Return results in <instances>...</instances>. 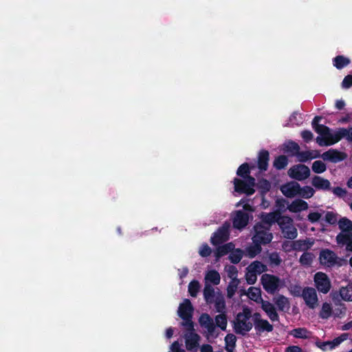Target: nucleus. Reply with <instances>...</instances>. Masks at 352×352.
I'll list each match as a JSON object with an SVG mask.
<instances>
[{"mask_svg": "<svg viewBox=\"0 0 352 352\" xmlns=\"http://www.w3.org/2000/svg\"><path fill=\"white\" fill-rule=\"evenodd\" d=\"M238 176L241 177L243 180L235 178L234 179V191L240 193H245L248 195L254 192L255 186L254 178L249 175L250 167L246 163L241 165L236 172Z\"/></svg>", "mask_w": 352, "mask_h": 352, "instance_id": "nucleus-1", "label": "nucleus"}, {"mask_svg": "<svg viewBox=\"0 0 352 352\" xmlns=\"http://www.w3.org/2000/svg\"><path fill=\"white\" fill-rule=\"evenodd\" d=\"M320 118L316 117L313 120V125L319 136L316 138V142L321 146L333 145L340 140V129L332 131L329 128L322 124H318Z\"/></svg>", "mask_w": 352, "mask_h": 352, "instance_id": "nucleus-2", "label": "nucleus"}, {"mask_svg": "<svg viewBox=\"0 0 352 352\" xmlns=\"http://www.w3.org/2000/svg\"><path fill=\"white\" fill-rule=\"evenodd\" d=\"M243 205V210H238L234 214L232 217L233 226L236 229H242L245 228L250 220V215L248 212H253L254 208L246 203L244 200H241L236 206Z\"/></svg>", "mask_w": 352, "mask_h": 352, "instance_id": "nucleus-3", "label": "nucleus"}, {"mask_svg": "<svg viewBox=\"0 0 352 352\" xmlns=\"http://www.w3.org/2000/svg\"><path fill=\"white\" fill-rule=\"evenodd\" d=\"M251 311L248 308H244L243 312L237 315L234 322V329L236 333L244 334L248 332L252 327L250 321Z\"/></svg>", "mask_w": 352, "mask_h": 352, "instance_id": "nucleus-4", "label": "nucleus"}, {"mask_svg": "<svg viewBox=\"0 0 352 352\" xmlns=\"http://www.w3.org/2000/svg\"><path fill=\"white\" fill-rule=\"evenodd\" d=\"M261 281L263 287L269 294H274L285 286L284 280L269 274H263Z\"/></svg>", "mask_w": 352, "mask_h": 352, "instance_id": "nucleus-5", "label": "nucleus"}, {"mask_svg": "<svg viewBox=\"0 0 352 352\" xmlns=\"http://www.w3.org/2000/svg\"><path fill=\"white\" fill-rule=\"evenodd\" d=\"M192 307L189 300L185 299L182 303L180 304L178 309V314L181 318H182L185 322L183 323V325L186 326L187 329L192 327V322L190 319L192 316Z\"/></svg>", "mask_w": 352, "mask_h": 352, "instance_id": "nucleus-6", "label": "nucleus"}, {"mask_svg": "<svg viewBox=\"0 0 352 352\" xmlns=\"http://www.w3.org/2000/svg\"><path fill=\"white\" fill-rule=\"evenodd\" d=\"M288 175L296 180L303 181L310 175L308 166L303 164H296L292 166L287 171Z\"/></svg>", "mask_w": 352, "mask_h": 352, "instance_id": "nucleus-7", "label": "nucleus"}, {"mask_svg": "<svg viewBox=\"0 0 352 352\" xmlns=\"http://www.w3.org/2000/svg\"><path fill=\"white\" fill-rule=\"evenodd\" d=\"M255 234L252 237L254 243L267 244L272 239V234L267 232L268 228H263L261 225L257 224L255 227Z\"/></svg>", "mask_w": 352, "mask_h": 352, "instance_id": "nucleus-8", "label": "nucleus"}, {"mask_svg": "<svg viewBox=\"0 0 352 352\" xmlns=\"http://www.w3.org/2000/svg\"><path fill=\"white\" fill-rule=\"evenodd\" d=\"M315 285L317 289L323 294H327L331 289V282L327 274L317 272L314 276Z\"/></svg>", "mask_w": 352, "mask_h": 352, "instance_id": "nucleus-9", "label": "nucleus"}, {"mask_svg": "<svg viewBox=\"0 0 352 352\" xmlns=\"http://www.w3.org/2000/svg\"><path fill=\"white\" fill-rule=\"evenodd\" d=\"M230 224L224 223L216 232L211 236L210 242L216 245L226 241L229 239Z\"/></svg>", "mask_w": 352, "mask_h": 352, "instance_id": "nucleus-10", "label": "nucleus"}, {"mask_svg": "<svg viewBox=\"0 0 352 352\" xmlns=\"http://www.w3.org/2000/svg\"><path fill=\"white\" fill-rule=\"evenodd\" d=\"M285 223L289 224L288 227L282 226V232L285 238L293 239L297 236V230L293 225L292 219L289 217H283V220L280 221L282 225Z\"/></svg>", "mask_w": 352, "mask_h": 352, "instance_id": "nucleus-11", "label": "nucleus"}, {"mask_svg": "<svg viewBox=\"0 0 352 352\" xmlns=\"http://www.w3.org/2000/svg\"><path fill=\"white\" fill-rule=\"evenodd\" d=\"M347 338V334L343 333L331 341L318 342H317V346L322 351L332 350L340 344L343 341L346 340Z\"/></svg>", "mask_w": 352, "mask_h": 352, "instance_id": "nucleus-12", "label": "nucleus"}, {"mask_svg": "<svg viewBox=\"0 0 352 352\" xmlns=\"http://www.w3.org/2000/svg\"><path fill=\"white\" fill-rule=\"evenodd\" d=\"M299 188L298 182H289L280 186V191L285 197L293 198L298 195Z\"/></svg>", "mask_w": 352, "mask_h": 352, "instance_id": "nucleus-13", "label": "nucleus"}, {"mask_svg": "<svg viewBox=\"0 0 352 352\" xmlns=\"http://www.w3.org/2000/svg\"><path fill=\"white\" fill-rule=\"evenodd\" d=\"M190 331L185 334V343L186 349L196 351L199 344V336L194 333L192 327L189 328Z\"/></svg>", "mask_w": 352, "mask_h": 352, "instance_id": "nucleus-14", "label": "nucleus"}, {"mask_svg": "<svg viewBox=\"0 0 352 352\" xmlns=\"http://www.w3.org/2000/svg\"><path fill=\"white\" fill-rule=\"evenodd\" d=\"M302 298L305 303L310 308L314 309L318 304V297L316 292L314 288L307 287L302 292Z\"/></svg>", "mask_w": 352, "mask_h": 352, "instance_id": "nucleus-15", "label": "nucleus"}, {"mask_svg": "<svg viewBox=\"0 0 352 352\" xmlns=\"http://www.w3.org/2000/svg\"><path fill=\"white\" fill-rule=\"evenodd\" d=\"M337 260L336 254L329 250H324L320 252V261L323 265L328 267L334 265L336 264Z\"/></svg>", "mask_w": 352, "mask_h": 352, "instance_id": "nucleus-16", "label": "nucleus"}, {"mask_svg": "<svg viewBox=\"0 0 352 352\" xmlns=\"http://www.w3.org/2000/svg\"><path fill=\"white\" fill-rule=\"evenodd\" d=\"M261 308L272 322L278 321L279 316L273 304L267 300H261Z\"/></svg>", "mask_w": 352, "mask_h": 352, "instance_id": "nucleus-17", "label": "nucleus"}, {"mask_svg": "<svg viewBox=\"0 0 352 352\" xmlns=\"http://www.w3.org/2000/svg\"><path fill=\"white\" fill-rule=\"evenodd\" d=\"M255 329L258 332L267 331L270 332L273 330V326L264 319L261 318L259 314L254 315Z\"/></svg>", "mask_w": 352, "mask_h": 352, "instance_id": "nucleus-18", "label": "nucleus"}, {"mask_svg": "<svg viewBox=\"0 0 352 352\" xmlns=\"http://www.w3.org/2000/svg\"><path fill=\"white\" fill-rule=\"evenodd\" d=\"M321 157L324 160L336 163L344 160L346 156L344 153L340 152L337 150L330 149L324 153Z\"/></svg>", "mask_w": 352, "mask_h": 352, "instance_id": "nucleus-19", "label": "nucleus"}, {"mask_svg": "<svg viewBox=\"0 0 352 352\" xmlns=\"http://www.w3.org/2000/svg\"><path fill=\"white\" fill-rule=\"evenodd\" d=\"M312 186L317 190H328L331 189L330 182L320 176H314L311 179Z\"/></svg>", "mask_w": 352, "mask_h": 352, "instance_id": "nucleus-20", "label": "nucleus"}, {"mask_svg": "<svg viewBox=\"0 0 352 352\" xmlns=\"http://www.w3.org/2000/svg\"><path fill=\"white\" fill-rule=\"evenodd\" d=\"M287 209L292 212H300L308 209V204L302 199H295L287 206Z\"/></svg>", "mask_w": 352, "mask_h": 352, "instance_id": "nucleus-21", "label": "nucleus"}, {"mask_svg": "<svg viewBox=\"0 0 352 352\" xmlns=\"http://www.w3.org/2000/svg\"><path fill=\"white\" fill-rule=\"evenodd\" d=\"M338 226L341 232L339 234H342L344 236H347L352 234V221L346 218H341L338 221Z\"/></svg>", "mask_w": 352, "mask_h": 352, "instance_id": "nucleus-22", "label": "nucleus"}, {"mask_svg": "<svg viewBox=\"0 0 352 352\" xmlns=\"http://www.w3.org/2000/svg\"><path fill=\"white\" fill-rule=\"evenodd\" d=\"M314 243V240L311 239L297 240L292 242V248L296 250L304 251L311 248Z\"/></svg>", "mask_w": 352, "mask_h": 352, "instance_id": "nucleus-23", "label": "nucleus"}, {"mask_svg": "<svg viewBox=\"0 0 352 352\" xmlns=\"http://www.w3.org/2000/svg\"><path fill=\"white\" fill-rule=\"evenodd\" d=\"M273 301L280 311H287L290 308L289 299L283 295L275 296Z\"/></svg>", "mask_w": 352, "mask_h": 352, "instance_id": "nucleus-24", "label": "nucleus"}, {"mask_svg": "<svg viewBox=\"0 0 352 352\" xmlns=\"http://www.w3.org/2000/svg\"><path fill=\"white\" fill-rule=\"evenodd\" d=\"M220 280L221 277L218 272L214 270H208L205 276V285H210V284L218 285Z\"/></svg>", "mask_w": 352, "mask_h": 352, "instance_id": "nucleus-25", "label": "nucleus"}, {"mask_svg": "<svg viewBox=\"0 0 352 352\" xmlns=\"http://www.w3.org/2000/svg\"><path fill=\"white\" fill-rule=\"evenodd\" d=\"M280 217V214L276 212L270 213H263L261 214L262 222L264 223L267 226L266 228H268L272 223L278 222Z\"/></svg>", "mask_w": 352, "mask_h": 352, "instance_id": "nucleus-26", "label": "nucleus"}, {"mask_svg": "<svg viewBox=\"0 0 352 352\" xmlns=\"http://www.w3.org/2000/svg\"><path fill=\"white\" fill-rule=\"evenodd\" d=\"M336 241L338 245L345 246L347 251L352 252V234L345 236L342 234H338Z\"/></svg>", "mask_w": 352, "mask_h": 352, "instance_id": "nucleus-27", "label": "nucleus"}, {"mask_svg": "<svg viewBox=\"0 0 352 352\" xmlns=\"http://www.w3.org/2000/svg\"><path fill=\"white\" fill-rule=\"evenodd\" d=\"M234 245L232 243H228L217 248L214 254L217 259L227 254L231 250H234Z\"/></svg>", "mask_w": 352, "mask_h": 352, "instance_id": "nucleus-28", "label": "nucleus"}, {"mask_svg": "<svg viewBox=\"0 0 352 352\" xmlns=\"http://www.w3.org/2000/svg\"><path fill=\"white\" fill-rule=\"evenodd\" d=\"M246 294L250 300H254L256 302L261 303V300H263L261 298V291L258 287H250Z\"/></svg>", "mask_w": 352, "mask_h": 352, "instance_id": "nucleus-29", "label": "nucleus"}, {"mask_svg": "<svg viewBox=\"0 0 352 352\" xmlns=\"http://www.w3.org/2000/svg\"><path fill=\"white\" fill-rule=\"evenodd\" d=\"M269 153L267 151H261L259 153L258 166L261 170H266L268 166Z\"/></svg>", "mask_w": 352, "mask_h": 352, "instance_id": "nucleus-30", "label": "nucleus"}, {"mask_svg": "<svg viewBox=\"0 0 352 352\" xmlns=\"http://www.w3.org/2000/svg\"><path fill=\"white\" fill-rule=\"evenodd\" d=\"M205 300L208 303L213 302V300L216 298L217 293H215L214 289L209 285H205L204 291Z\"/></svg>", "mask_w": 352, "mask_h": 352, "instance_id": "nucleus-31", "label": "nucleus"}, {"mask_svg": "<svg viewBox=\"0 0 352 352\" xmlns=\"http://www.w3.org/2000/svg\"><path fill=\"white\" fill-rule=\"evenodd\" d=\"M314 194L315 190L314 189V188L309 186H305L302 187L300 186L298 196L301 197L304 199H309L312 197L314 195Z\"/></svg>", "mask_w": 352, "mask_h": 352, "instance_id": "nucleus-32", "label": "nucleus"}, {"mask_svg": "<svg viewBox=\"0 0 352 352\" xmlns=\"http://www.w3.org/2000/svg\"><path fill=\"white\" fill-rule=\"evenodd\" d=\"M200 324L205 327L208 332H212L214 328L212 320L208 314H203L199 318Z\"/></svg>", "mask_w": 352, "mask_h": 352, "instance_id": "nucleus-33", "label": "nucleus"}, {"mask_svg": "<svg viewBox=\"0 0 352 352\" xmlns=\"http://www.w3.org/2000/svg\"><path fill=\"white\" fill-rule=\"evenodd\" d=\"M236 338L233 334H228L225 338L226 349L228 352H233L235 348Z\"/></svg>", "mask_w": 352, "mask_h": 352, "instance_id": "nucleus-34", "label": "nucleus"}, {"mask_svg": "<svg viewBox=\"0 0 352 352\" xmlns=\"http://www.w3.org/2000/svg\"><path fill=\"white\" fill-rule=\"evenodd\" d=\"M248 267L249 270H251L257 274H260L267 270L266 265L259 261H254Z\"/></svg>", "mask_w": 352, "mask_h": 352, "instance_id": "nucleus-35", "label": "nucleus"}, {"mask_svg": "<svg viewBox=\"0 0 352 352\" xmlns=\"http://www.w3.org/2000/svg\"><path fill=\"white\" fill-rule=\"evenodd\" d=\"M340 295L344 300L352 301V285L342 287L340 289Z\"/></svg>", "mask_w": 352, "mask_h": 352, "instance_id": "nucleus-36", "label": "nucleus"}, {"mask_svg": "<svg viewBox=\"0 0 352 352\" xmlns=\"http://www.w3.org/2000/svg\"><path fill=\"white\" fill-rule=\"evenodd\" d=\"M349 63H350L349 59L348 58H346L342 56H338L336 58H334V59H333V65L337 69H339L346 66L347 65H349Z\"/></svg>", "mask_w": 352, "mask_h": 352, "instance_id": "nucleus-37", "label": "nucleus"}, {"mask_svg": "<svg viewBox=\"0 0 352 352\" xmlns=\"http://www.w3.org/2000/svg\"><path fill=\"white\" fill-rule=\"evenodd\" d=\"M291 335L298 338H307L310 336V333L305 328H298L292 330Z\"/></svg>", "mask_w": 352, "mask_h": 352, "instance_id": "nucleus-38", "label": "nucleus"}, {"mask_svg": "<svg viewBox=\"0 0 352 352\" xmlns=\"http://www.w3.org/2000/svg\"><path fill=\"white\" fill-rule=\"evenodd\" d=\"M243 251L240 249H234L230 251V254L229 256V258L230 261L233 263H239L242 256H243Z\"/></svg>", "mask_w": 352, "mask_h": 352, "instance_id": "nucleus-39", "label": "nucleus"}, {"mask_svg": "<svg viewBox=\"0 0 352 352\" xmlns=\"http://www.w3.org/2000/svg\"><path fill=\"white\" fill-rule=\"evenodd\" d=\"M311 168L314 173L320 174L326 170L327 166L323 162L320 160H317L312 164Z\"/></svg>", "mask_w": 352, "mask_h": 352, "instance_id": "nucleus-40", "label": "nucleus"}, {"mask_svg": "<svg viewBox=\"0 0 352 352\" xmlns=\"http://www.w3.org/2000/svg\"><path fill=\"white\" fill-rule=\"evenodd\" d=\"M213 302L215 303V307L218 312H222L224 310L225 302L223 296L219 292H217V296Z\"/></svg>", "mask_w": 352, "mask_h": 352, "instance_id": "nucleus-41", "label": "nucleus"}, {"mask_svg": "<svg viewBox=\"0 0 352 352\" xmlns=\"http://www.w3.org/2000/svg\"><path fill=\"white\" fill-rule=\"evenodd\" d=\"M331 306L329 303L324 302L322 304V309L320 313V316L322 318H328L331 315Z\"/></svg>", "mask_w": 352, "mask_h": 352, "instance_id": "nucleus-42", "label": "nucleus"}, {"mask_svg": "<svg viewBox=\"0 0 352 352\" xmlns=\"http://www.w3.org/2000/svg\"><path fill=\"white\" fill-rule=\"evenodd\" d=\"M239 283V280L238 279L231 280L227 288L228 296L229 298H232L234 296L238 287Z\"/></svg>", "mask_w": 352, "mask_h": 352, "instance_id": "nucleus-43", "label": "nucleus"}, {"mask_svg": "<svg viewBox=\"0 0 352 352\" xmlns=\"http://www.w3.org/2000/svg\"><path fill=\"white\" fill-rule=\"evenodd\" d=\"M287 158L285 156L280 155L274 160V166L277 169H282L287 166Z\"/></svg>", "mask_w": 352, "mask_h": 352, "instance_id": "nucleus-44", "label": "nucleus"}, {"mask_svg": "<svg viewBox=\"0 0 352 352\" xmlns=\"http://www.w3.org/2000/svg\"><path fill=\"white\" fill-rule=\"evenodd\" d=\"M314 255L310 252L304 253L300 258V262L302 265H309L314 258Z\"/></svg>", "mask_w": 352, "mask_h": 352, "instance_id": "nucleus-45", "label": "nucleus"}, {"mask_svg": "<svg viewBox=\"0 0 352 352\" xmlns=\"http://www.w3.org/2000/svg\"><path fill=\"white\" fill-rule=\"evenodd\" d=\"M261 248L260 245H258L257 243H254V245L253 246H251L246 250V254L249 257L253 258L256 255L259 254L261 252Z\"/></svg>", "mask_w": 352, "mask_h": 352, "instance_id": "nucleus-46", "label": "nucleus"}, {"mask_svg": "<svg viewBox=\"0 0 352 352\" xmlns=\"http://www.w3.org/2000/svg\"><path fill=\"white\" fill-rule=\"evenodd\" d=\"M320 156V153L317 151H308V152L304 153L301 155V158L300 159V161L305 162L308 160L317 158Z\"/></svg>", "mask_w": 352, "mask_h": 352, "instance_id": "nucleus-47", "label": "nucleus"}, {"mask_svg": "<svg viewBox=\"0 0 352 352\" xmlns=\"http://www.w3.org/2000/svg\"><path fill=\"white\" fill-rule=\"evenodd\" d=\"M215 321L217 324L222 329L226 330L227 327V319L224 314H219L216 316Z\"/></svg>", "mask_w": 352, "mask_h": 352, "instance_id": "nucleus-48", "label": "nucleus"}, {"mask_svg": "<svg viewBox=\"0 0 352 352\" xmlns=\"http://www.w3.org/2000/svg\"><path fill=\"white\" fill-rule=\"evenodd\" d=\"M340 140L342 138L346 139L348 141L352 142V128L340 129Z\"/></svg>", "mask_w": 352, "mask_h": 352, "instance_id": "nucleus-49", "label": "nucleus"}, {"mask_svg": "<svg viewBox=\"0 0 352 352\" xmlns=\"http://www.w3.org/2000/svg\"><path fill=\"white\" fill-rule=\"evenodd\" d=\"M225 270L231 280L237 279L238 272L236 267L233 265L226 266Z\"/></svg>", "mask_w": 352, "mask_h": 352, "instance_id": "nucleus-50", "label": "nucleus"}, {"mask_svg": "<svg viewBox=\"0 0 352 352\" xmlns=\"http://www.w3.org/2000/svg\"><path fill=\"white\" fill-rule=\"evenodd\" d=\"M199 284L197 280H192L188 285V292L192 296H195L199 290Z\"/></svg>", "mask_w": 352, "mask_h": 352, "instance_id": "nucleus-51", "label": "nucleus"}, {"mask_svg": "<svg viewBox=\"0 0 352 352\" xmlns=\"http://www.w3.org/2000/svg\"><path fill=\"white\" fill-rule=\"evenodd\" d=\"M257 275L258 274L256 273H255L251 270H249L248 267H247L245 278H246L247 282L249 284L252 285L256 281Z\"/></svg>", "mask_w": 352, "mask_h": 352, "instance_id": "nucleus-52", "label": "nucleus"}, {"mask_svg": "<svg viewBox=\"0 0 352 352\" xmlns=\"http://www.w3.org/2000/svg\"><path fill=\"white\" fill-rule=\"evenodd\" d=\"M199 254L202 257H206L211 254V249L207 244H203L199 248Z\"/></svg>", "mask_w": 352, "mask_h": 352, "instance_id": "nucleus-53", "label": "nucleus"}, {"mask_svg": "<svg viewBox=\"0 0 352 352\" xmlns=\"http://www.w3.org/2000/svg\"><path fill=\"white\" fill-rule=\"evenodd\" d=\"M258 188L261 190L262 193H265L270 188V184L265 179L261 180L258 182Z\"/></svg>", "mask_w": 352, "mask_h": 352, "instance_id": "nucleus-54", "label": "nucleus"}, {"mask_svg": "<svg viewBox=\"0 0 352 352\" xmlns=\"http://www.w3.org/2000/svg\"><path fill=\"white\" fill-rule=\"evenodd\" d=\"M322 213L318 212H311L308 215V219L311 223L317 222L322 217Z\"/></svg>", "mask_w": 352, "mask_h": 352, "instance_id": "nucleus-55", "label": "nucleus"}, {"mask_svg": "<svg viewBox=\"0 0 352 352\" xmlns=\"http://www.w3.org/2000/svg\"><path fill=\"white\" fill-rule=\"evenodd\" d=\"M325 219L329 223L333 224L337 221V214L333 212H328L325 214Z\"/></svg>", "mask_w": 352, "mask_h": 352, "instance_id": "nucleus-56", "label": "nucleus"}, {"mask_svg": "<svg viewBox=\"0 0 352 352\" xmlns=\"http://www.w3.org/2000/svg\"><path fill=\"white\" fill-rule=\"evenodd\" d=\"M270 261L272 264L275 265H278L280 263V258L278 254L272 253L270 255Z\"/></svg>", "mask_w": 352, "mask_h": 352, "instance_id": "nucleus-57", "label": "nucleus"}, {"mask_svg": "<svg viewBox=\"0 0 352 352\" xmlns=\"http://www.w3.org/2000/svg\"><path fill=\"white\" fill-rule=\"evenodd\" d=\"M332 191L335 195L340 197H343L346 194V190L340 187L334 188Z\"/></svg>", "mask_w": 352, "mask_h": 352, "instance_id": "nucleus-58", "label": "nucleus"}, {"mask_svg": "<svg viewBox=\"0 0 352 352\" xmlns=\"http://www.w3.org/2000/svg\"><path fill=\"white\" fill-rule=\"evenodd\" d=\"M342 85L344 88H349L351 86H352V76H346L344 78Z\"/></svg>", "mask_w": 352, "mask_h": 352, "instance_id": "nucleus-59", "label": "nucleus"}, {"mask_svg": "<svg viewBox=\"0 0 352 352\" xmlns=\"http://www.w3.org/2000/svg\"><path fill=\"white\" fill-rule=\"evenodd\" d=\"M301 136L305 142H309L313 138V133L310 131H303L301 132Z\"/></svg>", "mask_w": 352, "mask_h": 352, "instance_id": "nucleus-60", "label": "nucleus"}, {"mask_svg": "<svg viewBox=\"0 0 352 352\" xmlns=\"http://www.w3.org/2000/svg\"><path fill=\"white\" fill-rule=\"evenodd\" d=\"M287 147L291 149L293 152H298L299 151V146L295 142H289Z\"/></svg>", "mask_w": 352, "mask_h": 352, "instance_id": "nucleus-61", "label": "nucleus"}, {"mask_svg": "<svg viewBox=\"0 0 352 352\" xmlns=\"http://www.w3.org/2000/svg\"><path fill=\"white\" fill-rule=\"evenodd\" d=\"M285 352H304L300 347L292 346L287 348Z\"/></svg>", "mask_w": 352, "mask_h": 352, "instance_id": "nucleus-62", "label": "nucleus"}, {"mask_svg": "<svg viewBox=\"0 0 352 352\" xmlns=\"http://www.w3.org/2000/svg\"><path fill=\"white\" fill-rule=\"evenodd\" d=\"M201 352H212V347L209 344H204L201 347Z\"/></svg>", "mask_w": 352, "mask_h": 352, "instance_id": "nucleus-63", "label": "nucleus"}, {"mask_svg": "<svg viewBox=\"0 0 352 352\" xmlns=\"http://www.w3.org/2000/svg\"><path fill=\"white\" fill-rule=\"evenodd\" d=\"M188 273V270L186 267H184L179 270V276L180 278H182L185 277Z\"/></svg>", "mask_w": 352, "mask_h": 352, "instance_id": "nucleus-64", "label": "nucleus"}]
</instances>
